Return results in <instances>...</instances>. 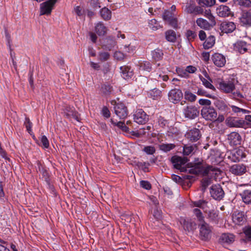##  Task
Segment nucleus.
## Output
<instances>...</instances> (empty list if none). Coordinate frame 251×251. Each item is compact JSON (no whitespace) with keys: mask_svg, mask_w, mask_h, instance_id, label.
Returning <instances> with one entry per match:
<instances>
[{"mask_svg":"<svg viewBox=\"0 0 251 251\" xmlns=\"http://www.w3.org/2000/svg\"><path fill=\"white\" fill-rule=\"evenodd\" d=\"M190 172L196 175L210 176L212 177L214 175H216L219 170L212 166L206 165L202 160L198 159V163L190 169Z\"/></svg>","mask_w":251,"mask_h":251,"instance_id":"obj_1","label":"nucleus"},{"mask_svg":"<svg viewBox=\"0 0 251 251\" xmlns=\"http://www.w3.org/2000/svg\"><path fill=\"white\" fill-rule=\"evenodd\" d=\"M218 88L225 93H232V96L234 99L243 98L242 95L238 91L234 92L235 86L234 80H222L219 82Z\"/></svg>","mask_w":251,"mask_h":251,"instance_id":"obj_2","label":"nucleus"},{"mask_svg":"<svg viewBox=\"0 0 251 251\" xmlns=\"http://www.w3.org/2000/svg\"><path fill=\"white\" fill-rule=\"evenodd\" d=\"M200 230V236L201 239L203 241L209 240L212 234V227L207 223L199 224Z\"/></svg>","mask_w":251,"mask_h":251,"instance_id":"obj_3","label":"nucleus"},{"mask_svg":"<svg viewBox=\"0 0 251 251\" xmlns=\"http://www.w3.org/2000/svg\"><path fill=\"white\" fill-rule=\"evenodd\" d=\"M202 117L207 121H214L216 120L217 113L216 110L210 106H204L201 110Z\"/></svg>","mask_w":251,"mask_h":251,"instance_id":"obj_4","label":"nucleus"},{"mask_svg":"<svg viewBox=\"0 0 251 251\" xmlns=\"http://www.w3.org/2000/svg\"><path fill=\"white\" fill-rule=\"evenodd\" d=\"M199 37L201 41L205 40L203 43V47L204 49H209L211 48L215 43V37L213 35H210L206 38L205 32L203 30H200L199 33Z\"/></svg>","mask_w":251,"mask_h":251,"instance_id":"obj_5","label":"nucleus"},{"mask_svg":"<svg viewBox=\"0 0 251 251\" xmlns=\"http://www.w3.org/2000/svg\"><path fill=\"white\" fill-rule=\"evenodd\" d=\"M229 170L234 175L241 176L248 172L249 167L243 163L235 164L229 167Z\"/></svg>","mask_w":251,"mask_h":251,"instance_id":"obj_6","label":"nucleus"},{"mask_svg":"<svg viewBox=\"0 0 251 251\" xmlns=\"http://www.w3.org/2000/svg\"><path fill=\"white\" fill-rule=\"evenodd\" d=\"M168 99L170 101L174 103H178L183 97V93L180 89H171L168 94Z\"/></svg>","mask_w":251,"mask_h":251,"instance_id":"obj_7","label":"nucleus"},{"mask_svg":"<svg viewBox=\"0 0 251 251\" xmlns=\"http://www.w3.org/2000/svg\"><path fill=\"white\" fill-rule=\"evenodd\" d=\"M186 138L189 141L195 142L198 141L201 136L200 129L197 128H193L188 130L185 134Z\"/></svg>","mask_w":251,"mask_h":251,"instance_id":"obj_8","label":"nucleus"},{"mask_svg":"<svg viewBox=\"0 0 251 251\" xmlns=\"http://www.w3.org/2000/svg\"><path fill=\"white\" fill-rule=\"evenodd\" d=\"M183 113L185 117L193 119L198 117L199 111L195 106L188 105L183 108Z\"/></svg>","mask_w":251,"mask_h":251,"instance_id":"obj_9","label":"nucleus"},{"mask_svg":"<svg viewBox=\"0 0 251 251\" xmlns=\"http://www.w3.org/2000/svg\"><path fill=\"white\" fill-rule=\"evenodd\" d=\"M114 111L115 113L120 119H125L128 114L127 108L123 103L115 102Z\"/></svg>","mask_w":251,"mask_h":251,"instance_id":"obj_10","label":"nucleus"},{"mask_svg":"<svg viewBox=\"0 0 251 251\" xmlns=\"http://www.w3.org/2000/svg\"><path fill=\"white\" fill-rule=\"evenodd\" d=\"M246 154L242 149H236L232 151L228 156V158L232 162H236L245 157Z\"/></svg>","mask_w":251,"mask_h":251,"instance_id":"obj_11","label":"nucleus"},{"mask_svg":"<svg viewBox=\"0 0 251 251\" xmlns=\"http://www.w3.org/2000/svg\"><path fill=\"white\" fill-rule=\"evenodd\" d=\"M211 197L217 200H221L224 196V192L219 184L212 185L210 189Z\"/></svg>","mask_w":251,"mask_h":251,"instance_id":"obj_12","label":"nucleus"},{"mask_svg":"<svg viewBox=\"0 0 251 251\" xmlns=\"http://www.w3.org/2000/svg\"><path fill=\"white\" fill-rule=\"evenodd\" d=\"M148 120V116L141 109H138L134 115V121L139 124H145Z\"/></svg>","mask_w":251,"mask_h":251,"instance_id":"obj_13","label":"nucleus"},{"mask_svg":"<svg viewBox=\"0 0 251 251\" xmlns=\"http://www.w3.org/2000/svg\"><path fill=\"white\" fill-rule=\"evenodd\" d=\"M211 60L213 64L218 67H223L226 63V57L222 54L215 53L211 56Z\"/></svg>","mask_w":251,"mask_h":251,"instance_id":"obj_14","label":"nucleus"},{"mask_svg":"<svg viewBox=\"0 0 251 251\" xmlns=\"http://www.w3.org/2000/svg\"><path fill=\"white\" fill-rule=\"evenodd\" d=\"M236 29V25L232 22L224 21L220 24V29L222 32L229 33Z\"/></svg>","mask_w":251,"mask_h":251,"instance_id":"obj_15","label":"nucleus"},{"mask_svg":"<svg viewBox=\"0 0 251 251\" xmlns=\"http://www.w3.org/2000/svg\"><path fill=\"white\" fill-rule=\"evenodd\" d=\"M227 139L229 145L231 146L240 145L242 141L241 136L236 132H232L228 134Z\"/></svg>","mask_w":251,"mask_h":251,"instance_id":"obj_16","label":"nucleus"},{"mask_svg":"<svg viewBox=\"0 0 251 251\" xmlns=\"http://www.w3.org/2000/svg\"><path fill=\"white\" fill-rule=\"evenodd\" d=\"M171 161L176 169L180 170L181 172L185 171V168L184 167L185 161L182 157L174 156L171 158Z\"/></svg>","mask_w":251,"mask_h":251,"instance_id":"obj_17","label":"nucleus"},{"mask_svg":"<svg viewBox=\"0 0 251 251\" xmlns=\"http://www.w3.org/2000/svg\"><path fill=\"white\" fill-rule=\"evenodd\" d=\"M232 219L233 222L237 225H242L246 221L244 213L242 212H234L232 215Z\"/></svg>","mask_w":251,"mask_h":251,"instance_id":"obj_18","label":"nucleus"},{"mask_svg":"<svg viewBox=\"0 0 251 251\" xmlns=\"http://www.w3.org/2000/svg\"><path fill=\"white\" fill-rule=\"evenodd\" d=\"M248 44L244 41H238L234 44V50L240 53H244L247 51Z\"/></svg>","mask_w":251,"mask_h":251,"instance_id":"obj_19","label":"nucleus"},{"mask_svg":"<svg viewBox=\"0 0 251 251\" xmlns=\"http://www.w3.org/2000/svg\"><path fill=\"white\" fill-rule=\"evenodd\" d=\"M122 76L125 79L131 78L133 75V70L130 67L124 66L120 67Z\"/></svg>","mask_w":251,"mask_h":251,"instance_id":"obj_20","label":"nucleus"},{"mask_svg":"<svg viewBox=\"0 0 251 251\" xmlns=\"http://www.w3.org/2000/svg\"><path fill=\"white\" fill-rule=\"evenodd\" d=\"M197 25L201 28L205 30H209L215 25H213L210 22H208L205 19L201 18H198L196 20Z\"/></svg>","mask_w":251,"mask_h":251,"instance_id":"obj_21","label":"nucleus"},{"mask_svg":"<svg viewBox=\"0 0 251 251\" xmlns=\"http://www.w3.org/2000/svg\"><path fill=\"white\" fill-rule=\"evenodd\" d=\"M179 222L183 226L184 229L188 231L192 230L193 226H196V224L192 222L191 220L186 219L184 217L180 218Z\"/></svg>","mask_w":251,"mask_h":251,"instance_id":"obj_22","label":"nucleus"},{"mask_svg":"<svg viewBox=\"0 0 251 251\" xmlns=\"http://www.w3.org/2000/svg\"><path fill=\"white\" fill-rule=\"evenodd\" d=\"M107 30V28L101 22H99L95 24V31L99 36L104 35Z\"/></svg>","mask_w":251,"mask_h":251,"instance_id":"obj_23","label":"nucleus"},{"mask_svg":"<svg viewBox=\"0 0 251 251\" xmlns=\"http://www.w3.org/2000/svg\"><path fill=\"white\" fill-rule=\"evenodd\" d=\"M217 13L221 17H226L230 15V9L227 6L221 5L217 8Z\"/></svg>","mask_w":251,"mask_h":251,"instance_id":"obj_24","label":"nucleus"},{"mask_svg":"<svg viewBox=\"0 0 251 251\" xmlns=\"http://www.w3.org/2000/svg\"><path fill=\"white\" fill-rule=\"evenodd\" d=\"M206 213V218L210 222L218 223L219 221L218 215L219 211L215 210H211L208 212H205Z\"/></svg>","mask_w":251,"mask_h":251,"instance_id":"obj_25","label":"nucleus"},{"mask_svg":"<svg viewBox=\"0 0 251 251\" xmlns=\"http://www.w3.org/2000/svg\"><path fill=\"white\" fill-rule=\"evenodd\" d=\"M235 235L232 233H223L220 238V240L222 243L226 244H231L235 240Z\"/></svg>","mask_w":251,"mask_h":251,"instance_id":"obj_26","label":"nucleus"},{"mask_svg":"<svg viewBox=\"0 0 251 251\" xmlns=\"http://www.w3.org/2000/svg\"><path fill=\"white\" fill-rule=\"evenodd\" d=\"M240 21L243 25H251V13L249 12H243L240 18Z\"/></svg>","mask_w":251,"mask_h":251,"instance_id":"obj_27","label":"nucleus"},{"mask_svg":"<svg viewBox=\"0 0 251 251\" xmlns=\"http://www.w3.org/2000/svg\"><path fill=\"white\" fill-rule=\"evenodd\" d=\"M196 3L193 0H189L186 3L185 11L190 14H194L196 8Z\"/></svg>","mask_w":251,"mask_h":251,"instance_id":"obj_28","label":"nucleus"},{"mask_svg":"<svg viewBox=\"0 0 251 251\" xmlns=\"http://www.w3.org/2000/svg\"><path fill=\"white\" fill-rule=\"evenodd\" d=\"M151 54L152 59L156 61L161 60L164 55L162 50L159 49H156L152 51Z\"/></svg>","mask_w":251,"mask_h":251,"instance_id":"obj_29","label":"nucleus"},{"mask_svg":"<svg viewBox=\"0 0 251 251\" xmlns=\"http://www.w3.org/2000/svg\"><path fill=\"white\" fill-rule=\"evenodd\" d=\"M101 17L105 21H108L111 18V11L105 7L100 10Z\"/></svg>","mask_w":251,"mask_h":251,"instance_id":"obj_30","label":"nucleus"},{"mask_svg":"<svg viewBox=\"0 0 251 251\" xmlns=\"http://www.w3.org/2000/svg\"><path fill=\"white\" fill-rule=\"evenodd\" d=\"M162 92L157 88L151 90L148 92V96L153 100H157L161 97Z\"/></svg>","mask_w":251,"mask_h":251,"instance_id":"obj_31","label":"nucleus"},{"mask_svg":"<svg viewBox=\"0 0 251 251\" xmlns=\"http://www.w3.org/2000/svg\"><path fill=\"white\" fill-rule=\"evenodd\" d=\"M243 201L247 204H251V190H246L241 194Z\"/></svg>","mask_w":251,"mask_h":251,"instance_id":"obj_32","label":"nucleus"},{"mask_svg":"<svg viewBox=\"0 0 251 251\" xmlns=\"http://www.w3.org/2000/svg\"><path fill=\"white\" fill-rule=\"evenodd\" d=\"M207 201L203 200H200L197 201H192V205L193 207H197L204 209L207 207Z\"/></svg>","mask_w":251,"mask_h":251,"instance_id":"obj_33","label":"nucleus"},{"mask_svg":"<svg viewBox=\"0 0 251 251\" xmlns=\"http://www.w3.org/2000/svg\"><path fill=\"white\" fill-rule=\"evenodd\" d=\"M176 147L174 144H161L159 146L160 150L164 152H168L173 150Z\"/></svg>","mask_w":251,"mask_h":251,"instance_id":"obj_34","label":"nucleus"},{"mask_svg":"<svg viewBox=\"0 0 251 251\" xmlns=\"http://www.w3.org/2000/svg\"><path fill=\"white\" fill-rule=\"evenodd\" d=\"M140 69L143 71L150 72L151 70V65L147 61H141L139 63Z\"/></svg>","mask_w":251,"mask_h":251,"instance_id":"obj_35","label":"nucleus"},{"mask_svg":"<svg viewBox=\"0 0 251 251\" xmlns=\"http://www.w3.org/2000/svg\"><path fill=\"white\" fill-rule=\"evenodd\" d=\"M201 7H211L215 4L216 0H197Z\"/></svg>","mask_w":251,"mask_h":251,"instance_id":"obj_36","label":"nucleus"},{"mask_svg":"<svg viewBox=\"0 0 251 251\" xmlns=\"http://www.w3.org/2000/svg\"><path fill=\"white\" fill-rule=\"evenodd\" d=\"M200 78L201 80L202 81L203 85L206 88L211 89L212 90H215L214 86L212 84V80L209 78V80H207L206 78L200 76Z\"/></svg>","mask_w":251,"mask_h":251,"instance_id":"obj_37","label":"nucleus"},{"mask_svg":"<svg viewBox=\"0 0 251 251\" xmlns=\"http://www.w3.org/2000/svg\"><path fill=\"white\" fill-rule=\"evenodd\" d=\"M196 146L185 145L183 147V154L184 155H189L194 153Z\"/></svg>","mask_w":251,"mask_h":251,"instance_id":"obj_38","label":"nucleus"},{"mask_svg":"<svg viewBox=\"0 0 251 251\" xmlns=\"http://www.w3.org/2000/svg\"><path fill=\"white\" fill-rule=\"evenodd\" d=\"M206 18H207L209 22L213 25L216 24L214 16L212 14L210 9H206L203 11V14Z\"/></svg>","mask_w":251,"mask_h":251,"instance_id":"obj_39","label":"nucleus"},{"mask_svg":"<svg viewBox=\"0 0 251 251\" xmlns=\"http://www.w3.org/2000/svg\"><path fill=\"white\" fill-rule=\"evenodd\" d=\"M166 38L169 42H174L176 39V33L174 30H170L166 32Z\"/></svg>","mask_w":251,"mask_h":251,"instance_id":"obj_40","label":"nucleus"},{"mask_svg":"<svg viewBox=\"0 0 251 251\" xmlns=\"http://www.w3.org/2000/svg\"><path fill=\"white\" fill-rule=\"evenodd\" d=\"M149 26L153 30H156L162 27V26L154 19H151L149 21Z\"/></svg>","mask_w":251,"mask_h":251,"instance_id":"obj_41","label":"nucleus"},{"mask_svg":"<svg viewBox=\"0 0 251 251\" xmlns=\"http://www.w3.org/2000/svg\"><path fill=\"white\" fill-rule=\"evenodd\" d=\"M153 76L154 79L158 81L163 80L167 81L169 79V77L166 75H162L160 72H156L154 75Z\"/></svg>","mask_w":251,"mask_h":251,"instance_id":"obj_42","label":"nucleus"},{"mask_svg":"<svg viewBox=\"0 0 251 251\" xmlns=\"http://www.w3.org/2000/svg\"><path fill=\"white\" fill-rule=\"evenodd\" d=\"M234 3L244 7H250L251 6V1L250 0H233Z\"/></svg>","mask_w":251,"mask_h":251,"instance_id":"obj_43","label":"nucleus"},{"mask_svg":"<svg viewBox=\"0 0 251 251\" xmlns=\"http://www.w3.org/2000/svg\"><path fill=\"white\" fill-rule=\"evenodd\" d=\"M232 110L237 114H239L241 116L242 114H246L249 113V111L245 109L240 108L234 105H231Z\"/></svg>","mask_w":251,"mask_h":251,"instance_id":"obj_44","label":"nucleus"},{"mask_svg":"<svg viewBox=\"0 0 251 251\" xmlns=\"http://www.w3.org/2000/svg\"><path fill=\"white\" fill-rule=\"evenodd\" d=\"M176 70L178 75L182 77L188 78L189 76V74H187L186 69L180 67H176Z\"/></svg>","mask_w":251,"mask_h":251,"instance_id":"obj_45","label":"nucleus"},{"mask_svg":"<svg viewBox=\"0 0 251 251\" xmlns=\"http://www.w3.org/2000/svg\"><path fill=\"white\" fill-rule=\"evenodd\" d=\"M155 148L152 146H146L143 149V151L148 155H152L155 152Z\"/></svg>","mask_w":251,"mask_h":251,"instance_id":"obj_46","label":"nucleus"},{"mask_svg":"<svg viewBox=\"0 0 251 251\" xmlns=\"http://www.w3.org/2000/svg\"><path fill=\"white\" fill-rule=\"evenodd\" d=\"M184 98L190 101H194L196 100V96L189 91H186L184 94Z\"/></svg>","mask_w":251,"mask_h":251,"instance_id":"obj_47","label":"nucleus"},{"mask_svg":"<svg viewBox=\"0 0 251 251\" xmlns=\"http://www.w3.org/2000/svg\"><path fill=\"white\" fill-rule=\"evenodd\" d=\"M174 17V14L171 11L166 10L163 14V19L165 21L169 22Z\"/></svg>","mask_w":251,"mask_h":251,"instance_id":"obj_48","label":"nucleus"},{"mask_svg":"<svg viewBox=\"0 0 251 251\" xmlns=\"http://www.w3.org/2000/svg\"><path fill=\"white\" fill-rule=\"evenodd\" d=\"M216 106L220 110L227 111L228 110V106H226L223 100H218L216 103Z\"/></svg>","mask_w":251,"mask_h":251,"instance_id":"obj_49","label":"nucleus"},{"mask_svg":"<svg viewBox=\"0 0 251 251\" xmlns=\"http://www.w3.org/2000/svg\"><path fill=\"white\" fill-rule=\"evenodd\" d=\"M112 87L109 85H103L101 88V92L105 95L109 94L112 91Z\"/></svg>","mask_w":251,"mask_h":251,"instance_id":"obj_50","label":"nucleus"},{"mask_svg":"<svg viewBox=\"0 0 251 251\" xmlns=\"http://www.w3.org/2000/svg\"><path fill=\"white\" fill-rule=\"evenodd\" d=\"M38 165H39V171L42 174L43 178H44L45 181H48L49 180V175L48 172L43 168L41 169L40 166V164L39 163H38Z\"/></svg>","mask_w":251,"mask_h":251,"instance_id":"obj_51","label":"nucleus"},{"mask_svg":"<svg viewBox=\"0 0 251 251\" xmlns=\"http://www.w3.org/2000/svg\"><path fill=\"white\" fill-rule=\"evenodd\" d=\"M137 166L140 169H142L144 172L148 171L149 163L145 162H138Z\"/></svg>","mask_w":251,"mask_h":251,"instance_id":"obj_52","label":"nucleus"},{"mask_svg":"<svg viewBox=\"0 0 251 251\" xmlns=\"http://www.w3.org/2000/svg\"><path fill=\"white\" fill-rule=\"evenodd\" d=\"M243 232L246 237L251 241V226H246L243 228Z\"/></svg>","mask_w":251,"mask_h":251,"instance_id":"obj_53","label":"nucleus"},{"mask_svg":"<svg viewBox=\"0 0 251 251\" xmlns=\"http://www.w3.org/2000/svg\"><path fill=\"white\" fill-rule=\"evenodd\" d=\"M109 56V53L107 52H101L99 53V59L101 61H104L108 60Z\"/></svg>","mask_w":251,"mask_h":251,"instance_id":"obj_54","label":"nucleus"},{"mask_svg":"<svg viewBox=\"0 0 251 251\" xmlns=\"http://www.w3.org/2000/svg\"><path fill=\"white\" fill-rule=\"evenodd\" d=\"M186 36L188 39L190 40H194L197 36V34L195 31L191 30H188L186 33Z\"/></svg>","mask_w":251,"mask_h":251,"instance_id":"obj_55","label":"nucleus"},{"mask_svg":"<svg viewBox=\"0 0 251 251\" xmlns=\"http://www.w3.org/2000/svg\"><path fill=\"white\" fill-rule=\"evenodd\" d=\"M74 11L78 16H83L85 14L84 10L79 6H76L74 8Z\"/></svg>","mask_w":251,"mask_h":251,"instance_id":"obj_56","label":"nucleus"},{"mask_svg":"<svg viewBox=\"0 0 251 251\" xmlns=\"http://www.w3.org/2000/svg\"><path fill=\"white\" fill-rule=\"evenodd\" d=\"M41 142L44 148L47 149L49 147V142L45 135H43L41 138Z\"/></svg>","mask_w":251,"mask_h":251,"instance_id":"obj_57","label":"nucleus"},{"mask_svg":"<svg viewBox=\"0 0 251 251\" xmlns=\"http://www.w3.org/2000/svg\"><path fill=\"white\" fill-rule=\"evenodd\" d=\"M24 124L27 131L30 133L31 131L32 123L28 118H25Z\"/></svg>","mask_w":251,"mask_h":251,"instance_id":"obj_58","label":"nucleus"},{"mask_svg":"<svg viewBox=\"0 0 251 251\" xmlns=\"http://www.w3.org/2000/svg\"><path fill=\"white\" fill-rule=\"evenodd\" d=\"M211 183V179L209 178H204L201 180V186L205 189Z\"/></svg>","mask_w":251,"mask_h":251,"instance_id":"obj_59","label":"nucleus"},{"mask_svg":"<svg viewBox=\"0 0 251 251\" xmlns=\"http://www.w3.org/2000/svg\"><path fill=\"white\" fill-rule=\"evenodd\" d=\"M140 185L141 186L147 190H150L151 189V184L148 181L145 180H141L140 181Z\"/></svg>","mask_w":251,"mask_h":251,"instance_id":"obj_60","label":"nucleus"},{"mask_svg":"<svg viewBox=\"0 0 251 251\" xmlns=\"http://www.w3.org/2000/svg\"><path fill=\"white\" fill-rule=\"evenodd\" d=\"M101 114L103 117L106 118H108L110 117V112L106 106H104L101 110Z\"/></svg>","mask_w":251,"mask_h":251,"instance_id":"obj_61","label":"nucleus"},{"mask_svg":"<svg viewBox=\"0 0 251 251\" xmlns=\"http://www.w3.org/2000/svg\"><path fill=\"white\" fill-rule=\"evenodd\" d=\"M114 57L117 60H122L124 59L125 56V54L121 51H116L114 53Z\"/></svg>","mask_w":251,"mask_h":251,"instance_id":"obj_62","label":"nucleus"},{"mask_svg":"<svg viewBox=\"0 0 251 251\" xmlns=\"http://www.w3.org/2000/svg\"><path fill=\"white\" fill-rule=\"evenodd\" d=\"M197 94L199 96H206L208 98H212L211 95L208 94L207 92L202 89H199Z\"/></svg>","mask_w":251,"mask_h":251,"instance_id":"obj_63","label":"nucleus"},{"mask_svg":"<svg viewBox=\"0 0 251 251\" xmlns=\"http://www.w3.org/2000/svg\"><path fill=\"white\" fill-rule=\"evenodd\" d=\"M185 69H186V72L187 73V74L195 73L197 70V69L196 67L192 66V65H189V66H187L186 67Z\"/></svg>","mask_w":251,"mask_h":251,"instance_id":"obj_64","label":"nucleus"}]
</instances>
